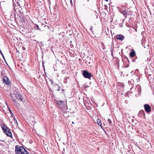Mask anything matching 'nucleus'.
Segmentation results:
<instances>
[{"label": "nucleus", "mask_w": 154, "mask_h": 154, "mask_svg": "<svg viewBox=\"0 0 154 154\" xmlns=\"http://www.w3.org/2000/svg\"><path fill=\"white\" fill-rule=\"evenodd\" d=\"M11 97L13 101L16 102L17 100L18 99L20 100L21 101H23L22 96L20 94L17 93V92H16V93L14 92V93H11Z\"/></svg>", "instance_id": "obj_1"}, {"label": "nucleus", "mask_w": 154, "mask_h": 154, "mask_svg": "<svg viewBox=\"0 0 154 154\" xmlns=\"http://www.w3.org/2000/svg\"><path fill=\"white\" fill-rule=\"evenodd\" d=\"M25 151V149L22 146H18L17 145L15 147V152L17 154H23Z\"/></svg>", "instance_id": "obj_2"}, {"label": "nucleus", "mask_w": 154, "mask_h": 154, "mask_svg": "<svg viewBox=\"0 0 154 154\" xmlns=\"http://www.w3.org/2000/svg\"><path fill=\"white\" fill-rule=\"evenodd\" d=\"M82 75L85 78L89 79H91V77L92 76V75L90 72H88L87 70H82Z\"/></svg>", "instance_id": "obj_3"}, {"label": "nucleus", "mask_w": 154, "mask_h": 154, "mask_svg": "<svg viewBox=\"0 0 154 154\" xmlns=\"http://www.w3.org/2000/svg\"><path fill=\"white\" fill-rule=\"evenodd\" d=\"M2 129L6 134L9 137H12V134L11 133L9 129L6 127L4 126L3 127H2Z\"/></svg>", "instance_id": "obj_4"}, {"label": "nucleus", "mask_w": 154, "mask_h": 154, "mask_svg": "<svg viewBox=\"0 0 154 154\" xmlns=\"http://www.w3.org/2000/svg\"><path fill=\"white\" fill-rule=\"evenodd\" d=\"M56 103L59 108H63L65 105V103L64 101H63L58 100L57 101Z\"/></svg>", "instance_id": "obj_5"}, {"label": "nucleus", "mask_w": 154, "mask_h": 154, "mask_svg": "<svg viewBox=\"0 0 154 154\" xmlns=\"http://www.w3.org/2000/svg\"><path fill=\"white\" fill-rule=\"evenodd\" d=\"M144 109L146 112L148 113L151 110V107L148 104H145L144 105Z\"/></svg>", "instance_id": "obj_6"}, {"label": "nucleus", "mask_w": 154, "mask_h": 154, "mask_svg": "<svg viewBox=\"0 0 154 154\" xmlns=\"http://www.w3.org/2000/svg\"><path fill=\"white\" fill-rule=\"evenodd\" d=\"M3 82L6 84L8 85L10 83V81L7 76L4 77L2 79Z\"/></svg>", "instance_id": "obj_7"}, {"label": "nucleus", "mask_w": 154, "mask_h": 154, "mask_svg": "<svg viewBox=\"0 0 154 154\" xmlns=\"http://www.w3.org/2000/svg\"><path fill=\"white\" fill-rule=\"evenodd\" d=\"M116 38L117 39L122 41L124 39L125 37L124 36L122 35L119 34L116 35Z\"/></svg>", "instance_id": "obj_8"}, {"label": "nucleus", "mask_w": 154, "mask_h": 154, "mask_svg": "<svg viewBox=\"0 0 154 154\" xmlns=\"http://www.w3.org/2000/svg\"><path fill=\"white\" fill-rule=\"evenodd\" d=\"M15 91L14 92H15L16 93V91L17 92V93L20 94V93L21 92V89L20 87H19L17 89L16 87H15L14 88Z\"/></svg>", "instance_id": "obj_9"}, {"label": "nucleus", "mask_w": 154, "mask_h": 154, "mask_svg": "<svg viewBox=\"0 0 154 154\" xmlns=\"http://www.w3.org/2000/svg\"><path fill=\"white\" fill-rule=\"evenodd\" d=\"M130 56L131 57H133L135 55V53L134 51H131L129 54Z\"/></svg>", "instance_id": "obj_10"}, {"label": "nucleus", "mask_w": 154, "mask_h": 154, "mask_svg": "<svg viewBox=\"0 0 154 154\" xmlns=\"http://www.w3.org/2000/svg\"><path fill=\"white\" fill-rule=\"evenodd\" d=\"M122 14H123V16L125 18H126L128 13L127 12H126V10H124L122 12Z\"/></svg>", "instance_id": "obj_11"}, {"label": "nucleus", "mask_w": 154, "mask_h": 154, "mask_svg": "<svg viewBox=\"0 0 154 154\" xmlns=\"http://www.w3.org/2000/svg\"><path fill=\"white\" fill-rule=\"evenodd\" d=\"M134 81L133 80H131V81H128V83L129 86H133V83H134Z\"/></svg>", "instance_id": "obj_12"}, {"label": "nucleus", "mask_w": 154, "mask_h": 154, "mask_svg": "<svg viewBox=\"0 0 154 154\" xmlns=\"http://www.w3.org/2000/svg\"><path fill=\"white\" fill-rule=\"evenodd\" d=\"M145 40L144 39L142 38L141 41V44L142 45L144 46V48H146V47L144 46V44L145 43Z\"/></svg>", "instance_id": "obj_13"}, {"label": "nucleus", "mask_w": 154, "mask_h": 154, "mask_svg": "<svg viewBox=\"0 0 154 154\" xmlns=\"http://www.w3.org/2000/svg\"><path fill=\"white\" fill-rule=\"evenodd\" d=\"M136 79L137 81L138 82L140 80V77L139 75L137 76V75H136L134 77V79Z\"/></svg>", "instance_id": "obj_14"}, {"label": "nucleus", "mask_w": 154, "mask_h": 154, "mask_svg": "<svg viewBox=\"0 0 154 154\" xmlns=\"http://www.w3.org/2000/svg\"><path fill=\"white\" fill-rule=\"evenodd\" d=\"M97 121L98 125L100 126H101V123L100 120L98 119L97 120Z\"/></svg>", "instance_id": "obj_15"}, {"label": "nucleus", "mask_w": 154, "mask_h": 154, "mask_svg": "<svg viewBox=\"0 0 154 154\" xmlns=\"http://www.w3.org/2000/svg\"><path fill=\"white\" fill-rule=\"evenodd\" d=\"M108 122L110 125H111L112 124V122L111 121V120L110 119H108Z\"/></svg>", "instance_id": "obj_16"}, {"label": "nucleus", "mask_w": 154, "mask_h": 154, "mask_svg": "<svg viewBox=\"0 0 154 154\" xmlns=\"http://www.w3.org/2000/svg\"><path fill=\"white\" fill-rule=\"evenodd\" d=\"M139 113L140 114H143L144 116L145 115V113H144V112L143 110H140L139 112Z\"/></svg>", "instance_id": "obj_17"}, {"label": "nucleus", "mask_w": 154, "mask_h": 154, "mask_svg": "<svg viewBox=\"0 0 154 154\" xmlns=\"http://www.w3.org/2000/svg\"><path fill=\"white\" fill-rule=\"evenodd\" d=\"M60 90L62 91H63L64 90L63 89L61 88V87H58V88L57 89V90L59 91Z\"/></svg>", "instance_id": "obj_18"}, {"label": "nucleus", "mask_w": 154, "mask_h": 154, "mask_svg": "<svg viewBox=\"0 0 154 154\" xmlns=\"http://www.w3.org/2000/svg\"><path fill=\"white\" fill-rule=\"evenodd\" d=\"M23 154H29L28 152L25 149V151L23 152Z\"/></svg>", "instance_id": "obj_19"}, {"label": "nucleus", "mask_w": 154, "mask_h": 154, "mask_svg": "<svg viewBox=\"0 0 154 154\" xmlns=\"http://www.w3.org/2000/svg\"><path fill=\"white\" fill-rule=\"evenodd\" d=\"M9 110L10 112L11 113V115L12 116L13 115L14 116V115H13L12 111L9 108Z\"/></svg>", "instance_id": "obj_20"}, {"label": "nucleus", "mask_w": 154, "mask_h": 154, "mask_svg": "<svg viewBox=\"0 0 154 154\" xmlns=\"http://www.w3.org/2000/svg\"><path fill=\"white\" fill-rule=\"evenodd\" d=\"M62 74H64L65 73V71L64 70H62Z\"/></svg>", "instance_id": "obj_21"}, {"label": "nucleus", "mask_w": 154, "mask_h": 154, "mask_svg": "<svg viewBox=\"0 0 154 154\" xmlns=\"http://www.w3.org/2000/svg\"><path fill=\"white\" fill-rule=\"evenodd\" d=\"M70 0V4H71V5H72V0Z\"/></svg>", "instance_id": "obj_22"}, {"label": "nucleus", "mask_w": 154, "mask_h": 154, "mask_svg": "<svg viewBox=\"0 0 154 154\" xmlns=\"http://www.w3.org/2000/svg\"><path fill=\"white\" fill-rule=\"evenodd\" d=\"M87 64H90L91 63V62L90 61H87Z\"/></svg>", "instance_id": "obj_23"}, {"label": "nucleus", "mask_w": 154, "mask_h": 154, "mask_svg": "<svg viewBox=\"0 0 154 154\" xmlns=\"http://www.w3.org/2000/svg\"><path fill=\"white\" fill-rule=\"evenodd\" d=\"M138 85H139V84H135V86L136 87V86H137H137H138Z\"/></svg>", "instance_id": "obj_24"}, {"label": "nucleus", "mask_w": 154, "mask_h": 154, "mask_svg": "<svg viewBox=\"0 0 154 154\" xmlns=\"http://www.w3.org/2000/svg\"><path fill=\"white\" fill-rule=\"evenodd\" d=\"M87 59H91V58L89 57H88L87 58Z\"/></svg>", "instance_id": "obj_25"}, {"label": "nucleus", "mask_w": 154, "mask_h": 154, "mask_svg": "<svg viewBox=\"0 0 154 154\" xmlns=\"http://www.w3.org/2000/svg\"><path fill=\"white\" fill-rule=\"evenodd\" d=\"M36 27H37V28H38V29H39V27H38V26L37 25H36Z\"/></svg>", "instance_id": "obj_26"}, {"label": "nucleus", "mask_w": 154, "mask_h": 154, "mask_svg": "<svg viewBox=\"0 0 154 154\" xmlns=\"http://www.w3.org/2000/svg\"><path fill=\"white\" fill-rule=\"evenodd\" d=\"M92 27H91L90 29V30L91 31H92Z\"/></svg>", "instance_id": "obj_27"}, {"label": "nucleus", "mask_w": 154, "mask_h": 154, "mask_svg": "<svg viewBox=\"0 0 154 154\" xmlns=\"http://www.w3.org/2000/svg\"><path fill=\"white\" fill-rule=\"evenodd\" d=\"M14 119V121H15L17 123V120H16V119Z\"/></svg>", "instance_id": "obj_28"}, {"label": "nucleus", "mask_w": 154, "mask_h": 154, "mask_svg": "<svg viewBox=\"0 0 154 154\" xmlns=\"http://www.w3.org/2000/svg\"><path fill=\"white\" fill-rule=\"evenodd\" d=\"M150 60L149 58H147V60Z\"/></svg>", "instance_id": "obj_29"}, {"label": "nucleus", "mask_w": 154, "mask_h": 154, "mask_svg": "<svg viewBox=\"0 0 154 154\" xmlns=\"http://www.w3.org/2000/svg\"><path fill=\"white\" fill-rule=\"evenodd\" d=\"M104 0L106 2H108V0Z\"/></svg>", "instance_id": "obj_30"}, {"label": "nucleus", "mask_w": 154, "mask_h": 154, "mask_svg": "<svg viewBox=\"0 0 154 154\" xmlns=\"http://www.w3.org/2000/svg\"><path fill=\"white\" fill-rule=\"evenodd\" d=\"M132 61L133 62H134V60H132Z\"/></svg>", "instance_id": "obj_31"}, {"label": "nucleus", "mask_w": 154, "mask_h": 154, "mask_svg": "<svg viewBox=\"0 0 154 154\" xmlns=\"http://www.w3.org/2000/svg\"><path fill=\"white\" fill-rule=\"evenodd\" d=\"M48 0V2H50V0Z\"/></svg>", "instance_id": "obj_32"}, {"label": "nucleus", "mask_w": 154, "mask_h": 154, "mask_svg": "<svg viewBox=\"0 0 154 154\" xmlns=\"http://www.w3.org/2000/svg\"><path fill=\"white\" fill-rule=\"evenodd\" d=\"M138 71V70H137V69L136 70H135V71Z\"/></svg>", "instance_id": "obj_33"}, {"label": "nucleus", "mask_w": 154, "mask_h": 154, "mask_svg": "<svg viewBox=\"0 0 154 154\" xmlns=\"http://www.w3.org/2000/svg\"><path fill=\"white\" fill-rule=\"evenodd\" d=\"M134 85H133V86H132V87H134Z\"/></svg>", "instance_id": "obj_34"}, {"label": "nucleus", "mask_w": 154, "mask_h": 154, "mask_svg": "<svg viewBox=\"0 0 154 154\" xmlns=\"http://www.w3.org/2000/svg\"><path fill=\"white\" fill-rule=\"evenodd\" d=\"M72 123L74 124V122H72Z\"/></svg>", "instance_id": "obj_35"}]
</instances>
